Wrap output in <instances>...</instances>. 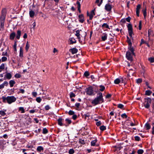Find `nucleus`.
<instances>
[{
	"label": "nucleus",
	"mask_w": 154,
	"mask_h": 154,
	"mask_svg": "<svg viewBox=\"0 0 154 154\" xmlns=\"http://www.w3.org/2000/svg\"><path fill=\"white\" fill-rule=\"evenodd\" d=\"M77 118V116L76 114H74L73 115V116L72 117V119H73L74 120H75Z\"/></svg>",
	"instance_id": "obj_59"
},
{
	"label": "nucleus",
	"mask_w": 154,
	"mask_h": 154,
	"mask_svg": "<svg viewBox=\"0 0 154 154\" xmlns=\"http://www.w3.org/2000/svg\"><path fill=\"white\" fill-rule=\"evenodd\" d=\"M64 119L61 118H59L57 120L58 124L60 126H62L63 125H65V124H63L62 123V121Z\"/></svg>",
	"instance_id": "obj_13"
},
{
	"label": "nucleus",
	"mask_w": 154,
	"mask_h": 154,
	"mask_svg": "<svg viewBox=\"0 0 154 154\" xmlns=\"http://www.w3.org/2000/svg\"><path fill=\"white\" fill-rule=\"evenodd\" d=\"M2 99L3 102L7 103L9 104H11L15 102L16 100V98L13 96H8L7 97L3 96L2 97Z\"/></svg>",
	"instance_id": "obj_2"
},
{
	"label": "nucleus",
	"mask_w": 154,
	"mask_h": 154,
	"mask_svg": "<svg viewBox=\"0 0 154 154\" xmlns=\"http://www.w3.org/2000/svg\"><path fill=\"white\" fill-rule=\"evenodd\" d=\"M69 51L71 52L72 54H74L76 53L77 52L78 50L76 48H74L70 49L69 50Z\"/></svg>",
	"instance_id": "obj_12"
},
{
	"label": "nucleus",
	"mask_w": 154,
	"mask_h": 154,
	"mask_svg": "<svg viewBox=\"0 0 154 154\" xmlns=\"http://www.w3.org/2000/svg\"><path fill=\"white\" fill-rule=\"evenodd\" d=\"M16 83L15 82L14 80H11L9 82V84L10 87H12Z\"/></svg>",
	"instance_id": "obj_19"
},
{
	"label": "nucleus",
	"mask_w": 154,
	"mask_h": 154,
	"mask_svg": "<svg viewBox=\"0 0 154 154\" xmlns=\"http://www.w3.org/2000/svg\"><path fill=\"white\" fill-rule=\"evenodd\" d=\"M68 113L69 115H73L75 114V112L72 110H70Z\"/></svg>",
	"instance_id": "obj_49"
},
{
	"label": "nucleus",
	"mask_w": 154,
	"mask_h": 154,
	"mask_svg": "<svg viewBox=\"0 0 154 154\" xmlns=\"http://www.w3.org/2000/svg\"><path fill=\"white\" fill-rule=\"evenodd\" d=\"M51 107L48 105H47L45 106V108L46 110H48L51 109Z\"/></svg>",
	"instance_id": "obj_61"
},
{
	"label": "nucleus",
	"mask_w": 154,
	"mask_h": 154,
	"mask_svg": "<svg viewBox=\"0 0 154 154\" xmlns=\"http://www.w3.org/2000/svg\"><path fill=\"white\" fill-rule=\"evenodd\" d=\"M120 80L119 78L116 79L114 81V83L116 84H118L120 83Z\"/></svg>",
	"instance_id": "obj_33"
},
{
	"label": "nucleus",
	"mask_w": 154,
	"mask_h": 154,
	"mask_svg": "<svg viewBox=\"0 0 154 154\" xmlns=\"http://www.w3.org/2000/svg\"><path fill=\"white\" fill-rule=\"evenodd\" d=\"M133 56H134L129 51H127L126 54V57L128 60L132 61L133 60Z\"/></svg>",
	"instance_id": "obj_5"
},
{
	"label": "nucleus",
	"mask_w": 154,
	"mask_h": 154,
	"mask_svg": "<svg viewBox=\"0 0 154 154\" xmlns=\"http://www.w3.org/2000/svg\"><path fill=\"white\" fill-rule=\"evenodd\" d=\"M148 60L151 63H154V57H150L148 58Z\"/></svg>",
	"instance_id": "obj_37"
},
{
	"label": "nucleus",
	"mask_w": 154,
	"mask_h": 154,
	"mask_svg": "<svg viewBox=\"0 0 154 154\" xmlns=\"http://www.w3.org/2000/svg\"><path fill=\"white\" fill-rule=\"evenodd\" d=\"M29 44L28 42H27L26 43V47H25V50L26 51H27L29 49Z\"/></svg>",
	"instance_id": "obj_35"
},
{
	"label": "nucleus",
	"mask_w": 154,
	"mask_h": 154,
	"mask_svg": "<svg viewBox=\"0 0 154 154\" xmlns=\"http://www.w3.org/2000/svg\"><path fill=\"white\" fill-rule=\"evenodd\" d=\"M148 36L149 37L150 36H153V30L150 29H148Z\"/></svg>",
	"instance_id": "obj_15"
},
{
	"label": "nucleus",
	"mask_w": 154,
	"mask_h": 154,
	"mask_svg": "<svg viewBox=\"0 0 154 154\" xmlns=\"http://www.w3.org/2000/svg\"><path fill=\"white\" fill-rule=\"evenodd\" d=\"M103 35H104L101 37L102 40L103 41H104L107 39V35L106 33H103Z\"/></svg>",
	"instance_id": "obj_17"
},
{
	"label": "nucleus",
	"mask_w": 154,
	"mask_h": 154,
	"mask_svg": "<svg viewBox=\"0 0 154 154\" xmlns=\"http://www.w3.org/2000/svg\"><path fill=\"white\" fill-rule=\"evenodd\" d=\"M86 94L90 96L94 95L95 93H94V90L93 87L91 86L85 89Z\"/></svg>",
	"instance_id": "obj_3"
},
{
	"label": "nucleus",
	"mask_w": 154,
	"mask_h": 154,
	"mask_svg": "<svg viewBox=\"0 0 154 154\" xmlns=\"http://www.w3.org/2000/svg\"><path fill=\"white\" fill-rule=\"evenodd\" d=\"M0 28L2 29H3L4 28V22L2 21V22H0Z\"/></svg>",
	"instance_id": "obj_50"
},
{
	"label": "nucleus",
	"mask_w": 154,
	"mask_h": 154,
	"mask_svg": "<svg viewBox=\"0 0 154 154\" xmlns=\"http://www.w3.org/2000/svg\"><path fill=\"white\" fill-rule=\"evenodd\" d=\"M7 58L5 57H3L2 58V62H5L7 60Z\"/></svg>",
	"instance_id": "obj_62"
},
{
	"label": "nucleus",
	"mask_w": 154,
	"mask_h": 154,
	"mask_svg": "<svg viewBox=\"0 0 154 154\" xmlns=\"http://www.w3.org/2000/svg\"><path fill=\"white\" fill-rule=\"evenodd\" d=\"M17 41H15L14 43V45H13V48L14 51H17Z\"/></svg>",
	"instance_id": "obj_36"
},
{
	"label": "nucleus",
	"mask_w": 154,
	"mask_h": 154,
	"mask_svg": "<svg viewBox=\"0 0 154 154\" xmlns=\"http://www.w3.org/2000/svg\"><path fill=\"white\" fill-rule=\"evenodd\" d=\"M21 75L19 73H16L14 75V77L16 78H21Z\"/></svg>",
	"instance_id": "obj_43"
},
{
	"label": "nucleus",
	"mask_w": 154,
	"mask_h": 154,
	"mask_svg": "<svg viewBox=\"0 0 154 154\" xmlns=\"http://www.w3.org/2000/svg\"><path fill=\"white\" fill-rule=\"evenodd\" d=\"M142 82V79L141 78H139L136 80V82L138 84L141 83Z\"/></svg>",
	"instance_id": "obj_46"
},
{
	"label": "nucleus",
	"mask_w": 154,
	"mask_h": 154,
	"mask_svg": "<svg viewBox=\"0 0 154 154\" xmlns=\"http://www.w3.org/2000/svg\"><path fill=\"white\" fill-rule=\"evenodd\" d=\"M2 15H3V14H4L5 15H6V11L5 9H3L2 11Z\"/></svg>",
	"instance_id": "obj_57"
},
{
	"label": "nucleus",
	"mask_w": 154,
	"mask_h": 154,
	"mask_svg": "<svg viewBox=\"0 0 154 154\" xmlns=\"http://www.w3.org/2000/svg\"><path fill=\"white\" fill-rule=\"evenodd\" d=\"M69 44L72 45L74 43H75L76 42V41L75 39L72 38H70L69 39Z\"/></svg>",
	"instance_id": "obj_20"
},
{
	"label": "nucleus",
	"mask_w": 154,
	"mask_h": 154,
	"mask_svg": "<svg viewBox=\"0 0 154 154\" xmlns=\"http://www.w3.org/2000/svg\"><path fill=\"white\" fill-rule=\"evenodd\" d=\"M105 8L106 11L109 12L111 10L112 7L111 5H110L109 3H108L105 5Z\"/></svg>",
	"instance_id": "obj_9"
},
{
	"label": "nucleus",
	"mask_w": 154,
	"mask_h": 154,
	"mask_svg": "<svg viewBox=\"0 0 154 154\" xmlns=\"http://www.w3.org/2000/svg\"><path fill=\"white\" fill-rule=\"evenodd\" d=\"M142 29V21H140L139 22V29L140 30H141Z\"/></svg>",
	"instance_id": "obj_58"
},
{
	"label": "nucleus",
	"mask_w": 154,
	"mask_h": 154,
	"mask_svg": "<svg viewBox=\"0 0 154 154\" xmlns=\"http://www.w3.org/2000/svg\"><path fill=\"white\" fill-rule=\"evenodd\" d=\"M48 132V131L46 128H44L43 129L42 133L44 134H47Z\"/></svg>",
	"instance_id": "obj_42"
},
{
	"label": "nucleus",
	"mask_w": 154,
	"mask_h": 154,
	"mask_svg": "<svg viewBox=\"0 0 154 154\" xmlns=\"http://www.w3.org/2000/svg\"><path fill=\"white\" fill-rule=\"evenodd\" d=\"M102 93L99 91L97 94V97L92 101V104L95 106L104 102V101Z\"/></svg>",
	"instance_id": "obj_1"
},
{
	"label": "nucleus",
	"mask_w": 154,
	"mask_h": 154,
	"mask_svg": "<svg viewBox=\"0 0 154 154\" xmlns=\"http://www.w3.org/2000/svg\"><path fill=\"white\" fill-rule=\"evenodd\" d=\"M6 74L4 76V79H8L9 80L11 79L12 77V75L9 72H5Z\"/></svg>",
	"instance_id": "obj_8"
},
{
	"label": "nucleus",
	"mask_w": 154,
	"mask_h": 154,
	"mask_svg": "<svg viewBox=\"0 0 154 154\" xmlns=\"http://www.w3.org/2000/svg\"><path fill=\"white\" fill-rule=\"evenodd\" d=\"M37 112V110L35 109H32L30 110H29V112L30 113H34L35 112Z\"/></svg>",
	"instance_id": "obj_55"
},
{
	"label": "nucleus",
	"mask_w": 154,
	"mask_h": 154,
	"mask_svg": "<svg viewBox=\"0 0 154 154\" xmlns=\"http://www.w3.org/2000/svg\"><path fill=\"white\" fill-rule=\"evenodd\" d=\"M78 17L79 19V22L82 23L84 22L85 20L84 19V17L83 14H82L79 15L78 16Z\"/></svg>",
	"instance_id": "obj_10"
},
{
	"label": "nucleus",
	"mask_w": 154,
	"mask_h": 154,
	"mask_svg": "<svg viewBox=\"0 0 154 154\" xmlns=\"http://www.w3.org/2000/svg\"><path fill=\"white\" fill-rule=\"evenodd\" d=\"M65 121L66 122V124L65 125L66 126H67L70 124L72 123V121L71 120L69 119V118H66L65 120Z\"/></svg>",
	"instance_id": "obj_16"
},
{
	"label": "nucleus",
	"mask_w": 154,
	"mask_h": 154,
	"mask_svg": "<svg viewBox=\"0 0 154 154\" xmlns=\"http://www.w3.org/2000/svg\"><path fill=\"white\" fill-rule=\"evenodd\" d=\"M5 68V65L4 63H2L0 66V69H4Z\"/></svg>",
	"instance_id": "obj_63"
},
{
	"label": "nucleus",
	"mask_w": 154,
	"mask_h": 154,
	"mask_svg": "<svg viewBox=\"0 0 154 154\" xmlns=\"http://www.w3.org/2000/svg\"><path fill=\"white\" fill-rule=\"evenodd\" d=\"M99 87L100 88L99 89L100 91L102 92L105 90V87L103 85H100L99 86Z\"/></svg>",
	"instance_id": "obj_29"
},
{
	"label": "nucleus",
	"mask_w": 154,
	"mask_h": 154,
	"mask_svg": "<svg viewBox=\"0 0 154 154\" xmlns=\"http://www.w3.org/2000/svg\"><path fill=\"white\" fill-rule=\"evenodd\" d=\"M21 31L20 30H18L17 31V33L16 35V38L17 39H19L21 35Z\"/></svg>",
	"instance_id": "obj_18"
},
{
	"label": "nucleus",
	"mask_w": 154,
	"mask_h": 154,
	"mask_svg": "<svg viewBox=\"0 0 154 154\" xmlns=\"http://www.w3.org/2000/svg\"><path fill=\"white\" fill-rule=\"evenodd\" d=\"M128 50L131 53H132V54L134 56H135V54L134 53V48L133 47H132V44L131 45H128Z\"/></svg>",
	"instance_id": "obj_7"
},
{
	"label": "nucleus",
	"mask_w": 154,
	"mask_h": 154,
	"mask_svg": "<svg viewBox=\"0 0 154 154\" xmlns=\"http://www.w3.org/2000/svg\"><path fill=\"white\" fill-rule=\"evenodd\" d=\"M69 154H73L75 152V151L73 149H70L69 151Z\"/></svg>",
	"instance_id": "obj_45"
},
{
	"label": "nucleus",
	"mask_w": 154,
	"mask_h": 154,
	"mask_svg": "<svg viewBox=\"0 0 154 154\" xmlns=\"http://www.w3.org/2000/svg\"><path fill=\"white\" fill-rule=\"evenodd\" d=\"M42 100V99L40 97H37L36 99V101L38 103H40Z\"/></svg>",
	"instance_id": "obj_53"
},
{
	"label": "nucleus",
	"mask_w": 154,
	"mask_h": 154,
	"mask_svg": "<svg viewBox=\"0 0 154 154\" xmlns=\"http://www.w3.org/2000/svg\"><path fill=\"white\" fill-rule=\"evenodd\" d=\"M5 16L4 15V14H3V15H2L1 17H0V22H2L3 21L4 22L5 20Z\"/></svg>",
	"instance_id": "obj_34"
},
{
	"label": "nucleus",
	"mask_w": 154,
	"mask_h": 154,
	"mask_svg": "<svg viewBox=\"0 0 154 154\" xmlns=\"http://www.w3.org/2000/svg\"><path fill=\"white\" fill-rule=\"evenodd\" d=\"M144 152V151L142 149H139L137 151V153L138 154H143Z\"/></svg>",
	"instance_id": "obj_41"
},
{
	"label": "nucleus",
	"mask_w": 154,
	"mask_h": 154,
	"mask_svg": "<svg viewBox=\"0 0 154 154\" xmlns=\"http://www.w3.org/2000/svg\"><path fill=\"white\" fill-rule=\"evenodd\" d=\"M126 38H127V42L128 44V45H131L132 44V42L131 41V39H130L129 37L127 35L126 36Z\"/></svg>",
	"instance_id": "obj_28"
},
{
	"label": "nucleus",
	"mask_w": 154,
	"mask_h": 154,
	"mask_svg": "<svg viewBox=\"0 0 154 154\" xmlns=\"http://www.w3.org/2000/svg\"><path fill=\"white\" fill-rule=\"evenodd\" d=\"M76 4L77 5L78 9H81V5L80 2L78 1H77Z\"/></svg>",
	"instance_id": "obj_44"
},
{
	"label": "nucleus",
	"mask_w": 154,
	"mask_h": 154,
	"mask_svg": "<svg viewBox=\"0 0 154 154\" xmlns=\"http://www.w3.org/2000/svg\"><path fill=\"white\" fill-rule=\"evenodd\" d=\"M121 116L123 118H127L128 117L127 116V115L125 113H124L122 114L121 115Z\"/></svg>",
	"instance_id": "obj_54"
},
{
	"label": "nucleus",
	"mask_w": 154,
	"mask_h": 154,
	"mask_svg": "<svg viewBox=\"0 0 154 154\" xmlns=\"http://www.w3.org/2000/svg\"><path fill=\"white\" fill-rule=\"evenodd\" d=\"M16 36V34L14 32L11 33L9 36V38L11 40H13Z\"/></svg>",
	"instance_id": "obj_14"
},
{
	"label": "nucleus",
	"mask_w": 154,
	"mask_h": 154,
	"mask_svg": "<svg viewBox=\"0 0 154 154\" xmlns=\"http://www.w3.org/2000/svg\"><path fill=\"white\" fill-rule=\"evenodd\" d=\"M87 16H88L89 17V19L90 20H91L92 19V18H93V16L92 15V14H89V13H88V12H87Z\"/></svg>",
	"instance_id": "obj_52"
},
{
	"label": "nucleus",
	"mask_w": 154,
	"mask_h": 154,
	"mask_svg": "<svg viewBox=\"0 0 154 154\" xmlns=\"http://www.w3.org/2000/svg\"><path fill=\"white\" fill-rule=\"evenodd\" d=\"M37 150L38 152H41L42 151L44 150V148L42 146H38L37 148Z\"/></svg>",
	"instance_id": "obj_24"
},
{
	"label": "nucleus",
	"mask_w": 154,
	"mask_h": 154,
	"mask_svg": "<svg viewBox=\"0 0 154 154\" xmlns=\"http://www.w3.org/2000/svg\"><path fill=\"white\" fill-rule=\"evenodd\" d=\"M145 103H146L144 104L145 107L146 109H149L150 107V104L151 102V99L150 98L147 97L144 98Z\"/></svg>",
	"instance_id": "obj_4"
},
{
	"label": "nucleus",
	"mask_w": 154,
	"mask_h": 154,
	"mask_svg": "<svg viewBox=\"0 0 154 154\" xmlns=\"http://www.w3.org/2000/svg\"><path fill=\"white\" fill-rule=\"evenodd\" d=\"M0 114L2 116H4L6 115V113L3 110L0 111Z\"/></svg>",
	"instance_id": "obj_56"
},
{
	"label": "nucleus",
	"mask_w": 154,
	"mask_h": 154,
	"mask_svg": "<svg viewBox=\"0 0 154 154\" xmlns=\"http://www.w3.org/2000/svg\"><path fill=\"white\" fill-rule=\"evenodd\" d=\"M134 139L136 141H140V137L138 136H135L134 137Z\"/></svg>",
	"instance_id": "obj_51"
},
{
	"label": "nucleus",
	"mask_w": 154,
	"mask_h": 154,
	"mask_svg": "<svg viewBox=\"0 0 154 154\" xmlns=\"http://www.w3.org/2000/svg\"><path fill=\"white\" fill-rule=\"evenodd\" d=\"M90 75V74L88 71H86L85 72L84 74V75L87 78H88V76Z\"/></svg>",
	"instance_id": "obj_31"
},
{
	"label": "nucleus",
	"mask_w": 154,
	"mask_h": 154,
	"mask_svg": "<svg viewBox=\"0 0 154 154\" xmlns=\"http://www.w3.org/2000/svg\"><path fill=\"white\" fill-rule=\"evenodd\" d=\"M29 14L31 17H33L35 15V12L31 10L29 12Z\"/></svg>",
	"instance_id": "obj_27"
},
{
	"label": "nucleus",
	"mask_w": 154,
	"mask_h": 154,
	"mask_svg": "<svg viewBox=\"0 0 154 154\" xmlns=\"http://www.w3.org/2000/svg\"><path fill=\"white\" fill-rule=\"evenodd\" d=\"M25 92V91L23 89H20L19 90V91L18 92V93H22V94H24Z\"/></svg>",
	"instance_id": "obj_60"
},
{
	"label": "nucleus",
	"mask_w": 154,
	"mask_h": 154,
	"mask_svg": "<svg viewBox=\"0 0 154 154\" xmlns=\"http://www.w3.org/2000/svg\"><path fill=\"white\" fill-rule=\"evenodd\" d=\"M127 27L128 28V34L130 37L132 36V34H133V29L132 25L130 23H129L127 25Z\"/></svg>",
	"instance_id": "obj_6"
},
{
	"label": "nucleus",
	"mask_w": 154,
	"mask_h": 154,
	"mask_svg": "<svg viewBox=\"0 0 154 154\" xmlns=\"http://www.w3.org/2000/svg\"><path fill=\"white\" fill-rule=\"evenodd\" d=\"M142 11L144 17H145V18L146 17V9L145 8V9H143Z\"/></svg>",
	"instance_id": "obj_40"
},
{
	"label": "nucleus",
	"mask_w": 154,
	"mask_h": 154,
	"mask_svg": "<svg viewBox=\"0 0 154 154\" xmlns=\"http://www.w3.org/2000/svg\"><path fill=\"white\" fill-rule=\"evenodd\" d=\"M141 5L138 4L137 6L136 14L137 17L139 16L140 10L141 8Z\"/></svg>",
	"instance_id": "obj_11"
},
{
	"label": "nucleus",
	"mask_w": 154,
	"mask_h": 154,
	"mask_svg": "<svg viewBox=\"0 0 154 154\" xmlns=\"http://www.w3.org/2000/svg\"><path fill=\"white\" fill-rule=\"evenodd\" d=\"M101 27H102V28L103 29L105 28H107V29H110V28H109V26L106 23H104L102 25Z\"/></svg>",
	"instance_id": "obj_22"
},
{
	"label": "nucleus",
	"mask_w": 154,
	"mask_h": 154,
	"mask_svg": "<svg viewBox=\"0 0 154 154\" xmlns=\"http://www.w3.org/2000/svg\"><path fill=\"white\" fill-rule=\"evenodd\" d=\"M19 57L21 58L23 57V51L21 47L20 48Z\"/></svg>",
	"instance_id": "obj_21"
},
{
	"label": "nucleus",
	"mask_w": 154,
	"mask_h": 154,
	"mask_svg": "<svg viewBox=\"0 0 154 154\" xmlns=\"http://www.w3.org/2000/svg\"><path fill=\"white\" fill-rule=\"evenodd\" d=\"M18 111H21V113H24L25 112L24 108L22 107H20L19 108Z\"/></svg>",
	"instance_id": "obj_25"
},
{
	"label": "nucleus",
	"mask_w": 154,
	"mask_h": 154,
	"mask_svg": "<svg viewBox=\"0 0 154 154\" xmlns=\"http://www.w3.org/2000/svg\"><path fill=\"white\" fill-rule=\"evenodd\" d=\"M75 95L72 92H70L69 93V97L70 98H72L73 97H75Z\"/></svg>",
	"instance_id": "obj_39"
},
{
	"label": "nucleus",
	"mask_w": 154,
	"mask_h": 154,
	"mask_svg": "<svg viewBox=\"0 0 154 154\" xmlns=\"http://www.w3.org/2000/svg\"><path fill=\"white\" fill-rule=\"evenodd\" d=\"M80 143L82 144H85V142L84 140L80 139L79 140Z\"/></svg>",
	"instance_id": "obj_64"
},
{
	"label": "nucleus",
	"mask_w": 154,
	"mask_h": 154,
	"mask_svg": "<svg viewBox=\"0 0 154 154\" xmlns=\"http://www.w3.org/2000/svg\"><path fill=\"white\" fill-rule=\"evenodd\" d=\"M94 86H95L93 88V89H94V92H95L96 93H98L100 91H99L98 90V86L97 85H94Z\"/></svg>",
	"instance_id": "obj_23"
},
{
	"label": "nucleus",
	"mask_w": 154,
	"mask_h": 154,
	"mask_svg": "<svg viewBox=\"0 0 154 154\" xmlns=\"http://www.w3.org/2000/svg\"><path fill=\"white\" fill-rule=\"evenodd\" d=\"M97 141V140L96 138L95 140H92L91 143V146H94L95 145V143Z\"/></svg>",
	"instance_id": "obj_30"
},
{
	"label": "nucleus",
	"mask_w": 154,
	"mask_h": 154,
	"mask_svg": "<svg viewBox=\"0 0 154 154\" xmlns=\"http://www.w3.org/2000/svg\"><path fill=\"white\" fill-rule=\"evenodd\" d=\"M100 129L101 131H103L106 129V126L102 125L100 127Z\"/></svg>",
	"instance_id": "obj_38"
},
{
	"label": "nucleus",
	"mask_w": 154,
	"mask_h": 154,
	"mask_svg": "<svg viewBox=\"0 0 154 154\" xmlns=\"http://www.w3.org/2000/svg\"><path fill=\"white\" fill-rule=\"evenodd\" d=\"M145 126L147 130L151 128V126L149 123H146L145 125Z\"/></svg>",
	"instance_id": "obj_32"
},
{
	"label": "nucleus",
	"mask_w": 154,
	"mask_h": 154,
	"mask_svg": "<svg viewBox=\"0 0 154 154\" xmlns=\"http://www.w3.org/2000/svg\"><path fill=\"white\" fill-rule=\"evenodd\" d=\"M118 107L121 109H124L123 108L124 107V105L122 104H119L118 105Z\"/></svg>",
	"instance_id": "obj_47"
},
{
	"label": "nucleus",
	"mask_w": 154,
	"mask_h": 154,
	"mask_svg": "<svg viewBox=\"0 0 154 154\" xmlns=\"http://www.w3.org/2000/svg\"><path fill=\"white\" fill-rule=\"evenodd\" d=\"M152 93L151 91L149 90H146L145 91V95L147 96L150 95Z\"/></svg>",
	"instance_id": "obj_26"
},
{
	"label": "nucleus",
	"mask_w": 154,
	"mask_h": 154,
	"mask_svg": "<svg viewBox=\"0 0 154 154\" xmlns=\"http://www.w3.org/2000/svg\"><path fill=\"white\" fill-rule=\"evenodd\" d=\"M80 31H82L81 30H80ZM75 35L77 37H79V35H80V30H77L76 31V33Z\"/></svg>",
	"instance_id": "obj_48"
}]
</instances>
